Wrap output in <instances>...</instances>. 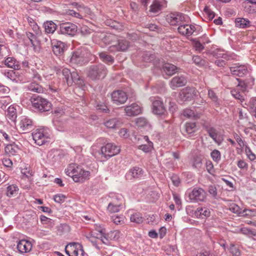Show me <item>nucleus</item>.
<instances>
[{
    "label": "nucleus",
    "mask_w": 256,
    "mask_h": 256,
    "mask_svg": "<svg viewBox=\"0 0 256 256\" xmlns=\"http://www.w3.org/2000/svg\"><path fill=\"white\" fill-rule=\"evenodd\" d=\"M67 176L72 177L75 182H82L90 176V172L85 170L76 164H71L65 170Z\"/></svg>",
    "instance_id": "obj_1"
},
{
    "label": "nucleus",
    "mask_w": 256,
    "mask_h": 256,
    "mask_svg": "<svg viewBox=\"0 0 256 256\" xmlns=\"http://www.w3.org/2000/svg\"><path fill=\"white\" fill-rule=\"evenodd\" d=\"M120 152V147L112 143H108L102 147L100 152L99 149L96 150L94 146H92L91 148L92 154L98 158H100V156H104L106 159H108L118 154Z\"/></svg>",
    "instance_id": "obj_2"
},
{
    "label": "nucleus",
    "mask_w": 256,
    "mask_h": 256,
    "mask_svg": "<svg viewBox=\"0 0 256 256\" xmlns=\"http://www.w3.org/2000/svg\"><path fill=\"white\" fill-rule=\"evenodd\" d=\"M62 74L68 86H72L74 83L80 87H82L84 85V81L75 71L70 72L69 69L64 68L62 70Z\"/></svg>",
    "instance_id": "obj_3"
},
{
    "label": "nucleus",
    "mask_w": 256,
    "mask_h": 256,
    "mask_svg": "<svg viewBox=\"0 0 256 256\" xmlns=\"http://www.w3.org/2000/svg\"><path fill=\"white\" fill-rule=\"evenodd\" d=\"M107 72L106 67L102 64L91 66L87 70L88 76L93 80L104 78Z\"/></svg>",
    "instance_id": "obj_4"
},
{
    "label": "nucleus",
    "mask_w": 256,
    "mask_h": 256,
    "mask_svg": "<svg viewBox=\"0 0 256 256\" xmlns=\"http://www.w3.org/2000/svg\"><path fill=\"white\" fill-rule=\"evenodd\" d=\"M32 136L35 143L38 146H42L50 141V135L46 130L38 128L32 133Z\"/></svg>",
    "instance_id": "obj_5"
},
{
    "label": "nucleus",
    "mask_w": 256,
    "mask_h": 256,
    "mask_svg": "<svg viewBox=\"0 0 256 256\" xmlns=\"http://www.w3.org/2000/svg\"><path fill=\"white\" fill-rule=\"evenodd\" d=\"M88 52L84 50H78L72 53L70 62L72 64L82 65L88 62Z\"/></svg>",
    "instance_id": "obj_6"
},
{
    "label": "nucleus",
    "mask_w": 256,
    "mask_h": 256,
    "mask_svg": "<svg viewBox=\"0 0 256 256\" xmlns=\"http://www.w3.org/2000/svg\"><path fill=\"white\" fill-rule=\"evenodd\" d=\"M42 81L41 76L38 73L34 74L32 82L25 86L26 90L34 92L41 93L43 92V88L40 85Z\"/></svg>",
    "instance_id": "obj_7"
},
{
    "label": "nucleus",
    "mask_w": 256,
    "mask_h": 256,
    "mask_svg": "<svg viewBox=\"0 0 256 256\" xmlns=\"http://www.w3.org/2000/svg\"><path fill=\"white\" fill-rule=\"evenodd\" d=\"M138 143H142L138 146V148L143 151L144 152L148 153L154 150L153 142H151L147 136H138L134 137Z\"/></svg>",
    "instance_id": "obj_8"
},
{
    "label": "nucleus",
    "mask_w": 256,
    "mask_h": 256,
    "mask_svg": "<svg viewBox=\"0 0 256 256\" xmlns=\"http://www.w3.org/2000/svg\"><path fill=\"white\" fill-rule=\"evenodd\" d=\"M32 102L34 108L42 112L48 111L51 108V104L47 100L40 96L34 98Z\"/></svg>",
    "instance_id": "obj_9"
},
{
    "label": "nucleus",
    "mask_w": 256,
    "mask_h": 256,
    "mask_svg": "<svg viewBox=\"0 0 256 256\" xmlns=\"http://www.w3.org/2000/svg\"><path fill=\"white\" fill-rule=\"evenodd\" d=\"M188 16L181 13H171L167 15L166 21L172 26H180L184 22H186Z\"/></svg>",
    "instance_id": "obj_10"
},
{
    "label": "nucleus",
    "mask_w": 256,
    "mask_h": 256,
    "mask_svg": "<svg viewBox=\"0 0 256 256\" xmlns=\"http://www.w3.org/2000/svg\"><path fill=\"white\" fill-rule=\"evenodd\" d=\"M123 198L121 195H116L109 203L108 210L110 213L119 212L122 208Z\"/></svg>",
    "instance_id": "obj_11"
},
{
    "label": "nucleus",
    "mask_w": 256,
    "mask_h": 256,
    "mask_svg": "<svg viewBox=\"0 0 256 256\" xmlns=\"http://www.w3.org/2000/svg\"><path fill=\"white\" fill-rule=\"evenodd\" d=\"M188 196L192 202H202L206 200V193L202 188H194L189 194Z\"/></svg>",
    "instance_id": "obj_12"
},
{
    "label": "nucleus",
    "mask_w": 256,
    "mask_h": 256,
    "mask_svg": "<svg viewBox=\"0 0 256 256\" xmlns=\"http://www.w3.org/2000/svg\"><path fill=\"white\" fill-rule=\"evenodd\" d=\"M60 32L62 34L74 36L78 30L77 26L70 22L61 24L60 26Z\"/></svg>",
    "instance_id": "obj_13"
},
{
    "label": "nucleus",
    "mask_w": 256,
    "mask_h": 256,
    "mask_svg": "<svg viewBox=\"0 0 256 256\" xmlns=\"http://www.w3.org/2000/svg\"><path fill=\"white\" fill-rule=\"evenodd\" d=\"M111 97L112 102L116 105L123 104L128 100L127 94L121 90L114 91L111 94Z\"/></svg>",
    "instance_id": "obj_14"
},
{
    "label": "nucleus",
    "mask_w": 256,
    "mask_h": 256,
    "mask_svg": "<svg viewBox=\"0 0 256 256\" xmlns=\"http://www.w3.org/2000/svg\"><path fill=\"white\" fill-rule=\"evenodd\" d=\"M20 130L24 132H27L32 130L34 127V122L32 120L28 118L23 116H22L18 124Z\"/></svg>",
    "instance_id": "obj_15"
},
{
    "label": "nucleus",
    "mask_w": 256,
    "mask_h": 256,
    "mask_svg": "<svg viewBox=\"0 0 256 256\" xmlns=\"http://www.w3.org/2000/svg\"><path fill=\"white\" fill-rule=\"evenodd\" d=\"M196 95L194 88H186L182 89L179 94V98L182 102L190 101Z\"/></svg>",
    "instance_id": "obj_16"
},
{
    "label": "nucleus",
    "mask_w": 256,
    "mask_h": 256,
    "mask_svg": "<svg viewBox=\"0 0 256 256\" xmlns=\"http://www.w3.org/2000/svg\"><path fill=\"white\" fill-rule=\"evenodd\" d=\"M231 74L235 76L242 77L246 75L248 72V68L246 65L236 64L230 67Z\"/></svg>",
    "instance_id": "obj_17"
},
{
    "label": "nucleus",
    "mask_w": 256,
    "mask_h": 256,
    "mask_svg": "<svg viewBox=\"0 0 256 256\" xmlns=\"http://www.w3.org/2000/svg\"><path fill=\"white\" fill-rule=\"evenodd\" d=\"M152 100V112L158 115L164 114L165 112L166 109L161 100L159 98H154V100Z\"/></svg>",
    "instance_id": "obj_18"
},
{
    "label": "nucleus",
    "mask_w": 256,
    "mask_h": 256,
    "mask_svg": "<svg viewBox=\"0 0 256 256\" xmlns=\"http://www.w3.org/2000/svg\"><path fill=\"white\" fill-rule=\"evenodd\" d=\"M52 46L54 53L56 56H61L66 48L65 44L56 40H52Z\"/></svg>",
    "instance_id": "obj_19"
},
{
    "label": "nucleus",
    "mask_w": 256,
    "mask_h": 256,
    "mask_svg": "<svg viewBox=\"0 0 256 256\" xmlns=\"http://www.w3.org/2000/svg\"><path fill=\"white\" fill-rule=\"evenodd\" d=\"M17 249L21 254L27 253L32 248L31 242L26 240H22L17 242Z\"/></svg>",
    "instance_id": "obj_20"
},
{
    "label": "nucleus",
    "mask_w": 256,
    "mask_h": 256,
    "mask_svg": "<svg viewBox=\"0 0 256 256\" xmlns=\"http://www.w3.org/2000/svg\"><path fill=\"white\" fill-rule=\"evenodd\" d=\"M129 46V42L125 40H118V44H114L112 45L109 50L110 52H114L116 51H124L128 49Z\"/></svg>",
    "instance_id": "obj_21"
},
{
    "label": "nucleus",
    "mask_w": 256,
    "mask_h": 256,
    "mask_svg": "<svg viewBox=\"0 0 256 256\" xmlns=\"http://www.w3.org/2000/svg\"><path fill=\"white\" fill-rule=\"evenodd\" d=\"M124 110L126 116H129L138 115L142 112L140 106L134 103L126 106L124 108Z\"/></svg>",
    "instance_id": "obj_22"
},
{
    "label": "nucleus",
    "mask_w": 256,
    "mask_h": 256,
    "mask_svg": "<svg viewBox=\"0 0 256 256\" xmlns=\"http://www.w3.org/2000/svg\"><path fill=\"white\" fill-rule=\"evenodd\" d=\"M196 30L195 26L192 24H182L178 28V32L185 36H191Z\"/></svg>",
    "instance_id": "obj_23"
},
{
    "label": "nucleus",
    "mask_w": 256,
    "mask_h": 256,
    "mask_svg": "<svg viewBox=\"0 0 256 256\" xmlns=\"http://www.w3.org/2000/svg\"><path fill=\"white\" fill-rule=\"evenodd\" d=\"M68 248L72 252L71 256H84V250L82 244L76 242L70 243Z\"/></svg>",
    "instance_id": "obj_24"
},
{
    "label": "nucleus",
    "mask_w": 256,
    "mask_h": 256,
    "mask_svg": "<svg viewBox=\"0 0 256 256\" xmlns=\"http://www.w3.org/2000/svg\"><path fill=\"white\" fill-rule=\"evenodd\" d=\"M186 83V80L183 76L174 77L170 81V87L174 90L176 88L184 86Z\"/></svg>",
    "instance_id": "obj_25"
},
{
    "label": "nucleus",
    "mask_w": 256,
    "mask_h": 256,
    "mask_svg": "<svg viewBox=\"0 0 256 256\" xmlns=\"http://www.w3.org/2000/svg\"><path fill=\"white\" fill-rule=\"evenodd\" d=\"M166 2L163 0H154L150 6V12L156 14L160 12L165 6Z\"/></svg>",
    "instance_id": "obj_26"
},
{
    "label": "nucleus",
    "mask_w": 256,
    "mask_h": 256,
    "mask_svg": "<svg viewBox=\"0 0 256 256\" xmlns=\"http://www.w3.org/2000/svg\"><path fill=\"white\" fill-rule=\"evenodd\" d=\"M197 130V128L195 122H186L184 126V129L182 130V132L184 134L188 135L189 136H192V134L194 133Z\"/></svg>",
    "instance_id": "obj_27"
},
{
    "label": "nucleus",
    "mask_w": 256,
    "mask_h": 256,
    "mask_svg": "<svg viewBox=\"0 0 256 256\" xmlns=\"http://www.w3.org/2000/svg\"><path fill=\"white\" fill-rule=\"evenodd\" d=\"M122 124V121L117 118L108 120L104 123V126L108 128H115L121 126Z\"/></svg>",
    "instance_id": "obj_28"
},
{
    "label": "nucleus",
    "mask_w": 256,
    "mask_h": 256,
    "mask_svg": "<svg viewBox=\"0 0 256 256\" xmlns=\"http://www.w3.org/2000/svg\"><path fill=\"white\" fill-rule=\"evenodd\" d=\"M143 175L142 169L139 167H134L132 168L126 174L128 178H140Z\"/></svg>",
    "instance_id": "obj_29"
},
{
    "label": "nucleus",
    "mask_w": 256,
    "mask_h": 256,
    "mask_svg": "<svg viewBox=\"0 0 256 256\" xmlns=\"http://www.w3.org/2000/svg\"><path fill=\"white\" fill-rule=\"evenodd\" d=\"M205 39H207L206 36L201 37L198 40H194L193 41V46L196 51L200 52L204 49V46L202 43L204 44L210 42L208 40H206L205 41Z\"/></svg>",
    "instance_id": "obj_30"
},
{
    "label": "nucleus",
    "mask_w": 256,
    "mask_h": 256,
    "mask_svg": "<svg viewBox=\"0 0 256 256\" xmlns=\"http://www.w3.org/2000/svg\"><path fill=\"white\" fill-rule=\"evenodd\" d=\"M210 210L206 208H198L194 212L195 216L200 218H204L210 216Z\"/></svg>",
    "instance_id": "obj_31"
},
{
    "label": "nucleus",
    "mask_w": 256,
    "mask_h": 256,
    "mask_svg": "<svg viewBox=\"0 0 256 256\" xmlns=\"http://www.w3.org/2000/svg\"><path fill=\"white\" fill-rule=\"evenodd\" d=\"M19 188L16 184H10L6 188V195L8 197L16 196L18 194Z\"/></svg>",
    "instance_id": "obj_32"
},
{
    "label": "nucleus",
    "mask_w": 256,
    "mask_h": 256,
    "mask_svg": "<svg viewBox=\"0 0 256 256\" xmlns=\"http://www.w3.org/2000/svg\"><path fill=\"white\" fill-rule=\"evenodd\" d=\"M6 116L12 122L15 121L16 120L17 112L16 106L14 105H11L8 108Z\"/></svg>",
    "instance_id": "obj_33"
},
{
    "label": "nucleus",
    "mask_w": 256,
    "mask_h": 256,
    "mask_svg": "<svg viewBox=\"0 0 256 256\" xmlns=\"http://www.w3.org/2000/svg\"><path fill=\"white\" fill-rule=\"evenodd\" d=\"M164 72L168 76H171L174 74L177 70V68L170 64H166L163 66Z\"/></svg>",
    "instance_id": "obj_34"
},
{
    "label": "nucleus",
    "mask_w": 256,
    "mask_h": 256,
    "mask_svg": "<svg viewBox=\"0 0 256 256\" xmlns=\"http://www.w3.org/2000/svg\"><path fill=\"white\" fill-rule=\"evenodd\" d=\"M20 148L15 144H8L5 148V152L9 155H16L19 151Z\"/></svg>",
    "instance_id": "obj_35"
},
{
    "label": "nucleus",
    "mask_w": 256,
    "mask_h": 256,
    "mask_svg": "<svg viewBox=\"0 0 256 256\" xmlns=\"http://www.w3.org/2000/svg\"><path fill=\"white\" fill-rule=\"evenodd\" d=\"M207 132L209 136L212 138V140L216 143L220 144V140L218 138V130L209 127L207 128Z\"/></svg>",
    "instance_id": "obj_36"
},
{
    "label": "nucleus",
    "mask_w": 256,
    "mask_h": 256,
    "mask_svg": "<svg viewBox=\"0 0 256 256\" xmlns=\"http://www.w3.org/2000/svg\"><path fill=\"white\" fill-rule=\"evenodd\" d=\"M98 55L100 60L108 64H111L114 62V58L104 52H100Z\"/></svg>",
    "instance_id": "obj_37"
},
{
    "label": "nucleus",
    "mask_w": 256,
    "mask_h": 256,
    "mask_svg": "<svg viewBox=\"0 0 256 256\" xmlns=\"http://www.w3.org/2000/svg\"><path fill=\"white\" fill-rule=\"evenodd\" d=\"M26 36L30 40L34 50L36 51L38 50V46H37L38 41L36 36L30 32H26Z\"/></svg>",
    "instance_id": "obj_38"
},
{
    "label": "nucleus",
    "mask_w": 256,
    "mask_h": 256,
    "mask_svg": "<svg viewBox=\"0 0 256 256\" xmlns=\"http://www.w3.org/2000/svg\"><path fill=\"white\" fill-rule=\"evenodd\" d=\"M44 28L46 32L52 34L56 30V26L52 22H47L44 23Z\"/></svg>",
    "instance_id": "obj_39"
},
{
    "label": "nucleus",
    "mask_w": 256,
    "mask_h": 256,
    "mask_svg": "<svg viewBox=\"0 0 256 256\" xmlns=\"http://www.w3.org/2000/svg\"><path fill=\"white\" fill-rule=\"evenodd\" d=\"M5 64L8 67L16 70L18 69L19 65L16 60L13 58H8L5 60Z\"/></svg>",
    "instance_id": "obj_40"
},
{
    "label": "nucleus",
    "mask_w": 256,
    "mask_h": 256,
    "mask_svg": "<svg viewBox=\"0 0 256 256\" xmlns=\"http://www.w3.org/2000/svg\"><path fill=\"white\" fill-rule=\"evenodd\" d=\"M250 24V21L244 18H237L236 19V26L237 27L244 28Z\"/></svg>",
    "instance_id": "obj_41"
},
{
    "label": "nucleus",
    "mask_w": 256,
    "mask_h": 256,
    "mask_svg": "<svg viewBox=\"0 0 256 256\" xmlns=\"http://www.w3.org/2000/svg\"><path fill=\"white\" fill-rule=\"evenodd\" d=\"M112 220L116 224H122L124 223L125 216L123 215H114L112 216Z\"/></svg>",
    "instance_id": "obj_42"
},
{
    "label": "nucleus",
    "mask_w": 256,
    "mask_h": 256,
    "mask_svg": "<svg viewBox=\"0 0 256 256\" xmlns=\"http://www.w3.org/2000/svg\"><path fill=\"white\" fill-rule=\"evenodd\" d=\"M27 20L30 26L32 28L33 30L36 34H38L40 33V28L34 20L32 18L30 17L27 18Z\"/></svg>",
    "instance_id": "obj_43"
},
{
    "label": "nucleus",
    "mask_w": 256,
    "mask_h": 256,
    "mask_svg": "<svg viewBox=\"0 0 256 256\" xmlns=\"http://www.w3.org/2000/svg\"><path fill=\"white\" fill-rule=\"evenodd\" d=\"M210 156L212 160L216 163H218L221 160V154L217 150H214L211 152Z\"/></svg>",
    "instance_id": "obj_44"
},
{
    "label": "nucleus",
    "mask_w": 256,
    "mask_h": 256,
    "mask_svg": "<svg viewBox=\"0 0 256 256\" xmlns=\"http://www.w3.org/2000/svg\"><path fill=\"white\" fill-rule=\"evenodd\" d=\"M132 222H136V224H140L143 221V218L140 213L136 212L132 214L130 218Z\"/></svg>",
    "instance_id": "obj_45"
},
{
    "label": "nucleus",
    "mask_w": 256,
    "mask_h": 256,
    "mask_svg": "<svg viewBox=\"0 0 256 256\" xmlns=\"http://www.w3.org/2000/svg\"><path fill=\"white\" fill-rule=\"evenodd\" d=\"M117 39L116 36L112 34H106L102 39V42L106 44H111L112 41Z\"/></svg>",
    "instance_id": "obj_46"
},
{
    "label": "nucleus",
    "mask_w": 256,
    "mask_h": 256,
    "mask_svg": "<svg viewBox=\"0 0 256 256\" xmlns=\"http://www.w3.org/2000/svg\"><path fill=\"white\" fill-rule=\"evenodd\" d=\"M229 210L230 211L232 212L233 213L236 214H244V212L242 209H241L238 205L236 204H232L230 206Z\"/></svg>",
    "instance_id": "obj_47"
},
{
    "label": "nucleus",
    "mask_w": 256,
    "mask_h": 256,
    "mask_svg": "<svg viewBox=\"0 0 256 256\" xmlns=\"http://www.w3.org/2000/svg\"><path fill=\"white\" fill-rule=\"evenodd\" d=\"M229 250L232 256H240L241 252L240 249L234 244H230Z\"/></svg>",
    "instance_id": "obj_48"
},
{
    "label": "nucleus",
    "mask_w": 256,
    "mask_h": 256,
    "mask_svg": "<svg viewBox=\"0 0 256 256\" xmlns=\"http://www.w3.org/2000/svg\"><path fill=\"white\" fill-rule=\"evenodd\" d=\"M10 102V98L9 97L0 98V108L3 110L5 109Z\"/></svg>",
    "instance_id": "obj_49"
},
{
    "label": "nucleus",
    "mask_w": 256,
    "mask_h": 256,
    "mask_svg": "<svg viewBox=\"0 0 256 256\" xmlns=\"http://www.w3.org/2000/svg\"><path fill=\"white\" fill-rule=\"evenodd\" d=\"M208 97L216 104H220V100L218 98L214 90H210L208 92Z\"/></svg>",
    "instance_id": "obj_50"
},
{
    "label": "nucleus",
    "mask_w": 256,
    "mask_h": 256,
    "mask_svg": "<svg viewBox=\"0 0 256 256\" xmlns=\"http://www.w3.org/2000/svg\"><path fill=\"white\" fill-rule=\"evenodd\" d=\"M183 115L189 118H194L196 119L198 118L197 114H194V112L190 109H186L183 112Z\"/></svg>",
    "instance_id": "obj_51"
},
{
    "label": "nucleus",
    "mask_w": 256,
    "mask_h": 256,
    "mask_svg": "<svg viewBox=\"0 0 256 256\" xmlns=\"http://www.w3.org/2000/svg\"><path fill=\"white\" fill-rule=\"evenodd\" d=\"M245 152L247 157L250 160L253 161L255 160L256 158V154L252 152L250 147L247 146H246L245 147Z\"/></svg>",
    "instance_id": "obj_52"
},
{
    "label": "nucleus",
    "mask_w": 256,
    "mask_h": 256,
    "mask_svg": "<svg viewBox=\"0 0 256 256\" xmlns=\"http://www.w3.org/2000/svg\"><path fill=\"white\" fill-rule=\"evenodd\" d=\"M202 158L198 156L194 157L192 166L194 168L199 170L202 168Z\"/></svg>",
    "instance_id": "obj_53"
},
{
    "label": "nucleus",
    "mask_w": 256,
    "mask_h": 256,
    "mask_svg": "<svg viewBox=\"0 0 256 256\" xmlns=\"http://www.w3.org/2000/svg\"><path fill=\"white\" fill-rule=\"evenodd\" d=\"M72 5L76 6L78 8V10L80 12H82L84 10L88 14H90V9L84 6L83 5L80 4L77 2H74L72 4Z\"/></svg>",
    "instance_id": "obj_54"
},
{
    "label": "nucleus",
    "mask_w": 256,
    "mask_h": 256,
    "mask_svg": "<svg viewBox=\"0 0 256 256\" xmlns=\"http://www.w3.org/2000/svg\"><path fill=\"white\" fill-rule=\"evenodd\" d=\"M66 198V196L64 194H56L54 196V202L58 204L64 202L65 201Z\"/></svg>",
    "instance_id": "obj_55"
},
{
    "label": "nucleus",
    "mask_w": 256,
    "mask_h": 256,
    "mask_svg": "<svg viewBox=\"0 0 256 256\" xmlns=\"http://www.w3.org/2000/svg\"><path fill=\"white\" fill-rule=\"evenodd\" d=\"M136 122L138 126L143 127L146 126L148 122L147 120L144 118H139L136 120Z\"/></svg>",
    "instance_id": "obj_56"
},
{
    "label": "nucleus",
    "mask_w": 256,
    "mask_h": 256,
    "mask_svg": "<svg viewBox=\"0 0 256 256\" xmlns=\"http://www.w3.org/2000/svg\"><path fill=\"white\" fill-rule=\"evenodd\" d=\"M155 56L149 52H146L143 56V60L146 62H152Z\"/></svg>",
    "instance_id": "obj_57"
},
{
    "label": "nucleus",
    "mask_w": 256,
    "mask_h": 256,
    "mask_svg": "<svg viewBox=\"0 0 256 256\" xmlns=\"http://www.w3.org/2000/svg\"><path fill=\"white\" fill-rule=\"evenodd\" d=\"M234 138L238 142V144L240 146V148H243L244 147V141L242 139V138L236 134H234Z\"/></svg>",
    "instance_id": "obj_58"
},
{
    "label": "nucleus",
    "mask_w": 256,
    "mask_h": 256,
    "mask_svg": "<svg viewBox=\"0 0 256 256\" xmlns=\"http://www.w3.org/2000/svg\"><path fill=\"white\" fill-rule=\"evenodd\" d=\"M4 76L10 79V80L14 81L16 80L15 74L13 70H8V72H3Z\"/></svg>",
    "instance_id": "obj_59"
},
{
    "label": "nucleus",
    "mask_w": 256,
    "mask_h": 256,
    "mask_svg": "<svg viewBox=\"0 0 256 256\" xmlns=\"http://www.w3.org/2000/svg\"><path fill=\"white\" fill-rule=\"evenodd\" d=\"M66 14L68 16H71L75 18H82V16L78 12L74 11V10H68L66 11Z\"/></svg>",
    "instance_id": "obj_60"
},
{
    "label": "nucleus",
    "mask_w": 256,
    "mask_h": 256,
    "mask_svg": "<svg viewBox=\"0 0 256 256\" xmlns=\"http://www.w3.org/2000/svg\"><path fill=\"white\" fill-rule=\"evenodd\" d=\"M92 30L86 26H82L80 28V32L84 36H86L90 34Z\"/></svg>",
    "instance_id": "obj_61"
},
{
    "label": "nucleus",
    "mask_w": 256,
    "mask_h": 256,
    "mask_svg": "<svg viewBox=\"0 0 256 256\" xmlns=\"http://www.w3.org/2000/svg\"><path fill=\"white\" fill-rule=\"evenodd\" d=\"M97 110L100 112L106 113L108 112V109L107 106L104 104H98L96 106Z\"/></svg>",
    "instance_id": "obj_62"
},
{
    "label": "nucleus",
    "mask_w": 256,
    "mask_h": 256,
    "mask_svg": "<svg viewBox=\"0 0 256 256\" xmlns=\"http://www.w3.org/2000/svg\"><path fill=\"white\" fill-rule=\"evenodd\" d=\"M22 173L24 176H26V177L29 178L33 174V172L32 170H30V168H26L22 169Z\"/></svg>",
    "instance_id": "obj_63"
},
{
    "label": "nucleus",
    "mask_w": 256,
    "mask_h": 256,
    "mask_svg": "<svg viewBox=\"0 0 256 256\" xmlns=\"http://www.w3.org/2000/svg\"><path fill=\"white\" fill-rule=\"evenodd\" d=\"M118 134L120 137L127 138L129 136V134L126 128H122L118 132Z\"/></svg>",
    "instance_id": "obj_64"
}]
</instances>
